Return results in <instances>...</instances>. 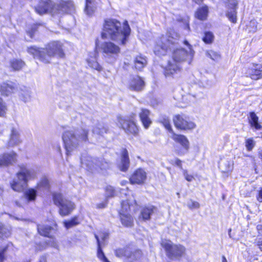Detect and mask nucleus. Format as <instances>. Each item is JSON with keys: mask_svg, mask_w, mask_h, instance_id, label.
<instances>
[{"mask_svg": "<svg viewBox=\"0 0 262 262\" xmlns=\"http://www.w3.org/2000/svg\"><path fill=\"white\" fill-rule=\"evenodd\" d=\"M178 39L179 36L176 33L168 32L157 40L155 47L154 52L158 56L165 55L168 50H173L172 60L168 61L165 69L164 75L166 77H179L182 70L181 63L186 61L190 64L193 57L191 46L187 40L184 41V44L188 47V50L175 49L178 43Z\"/></svg>", "mask_w": 262, "mask_h": 262, "instance_id": "f257e3e1", "label": "nucleus"}, {"mask_svg": "<svg viewBox=\"0 0 262 262\" xmlns=\"http://www.w3.org/2000/svg\"><path fill=\"white\" fill-rule=\"evenodd\" d=\"M130 29L127 24L121 27L120 22L116 19L106 20L104 25L102 37L110 38L122 45L126 44L130 34Z\"/></svg>", "mask_w": 262, "mask_h": 262, "instance_id": "f03ea898", "label": "nucleus"}, {"mask_svg": "<svg viewBox=\"0 0 262 262\" xmlns=\"http://www.w3.org/2000/svg\"><path fill=\"white\" fill-rule=\"evenodd\" d=\"M27 51L34 58L38 59L45 63H49L53 57H64L62 44L58 41L50 42L45 48L31 46L28 48Z\"/></svg>", "mask_w": 262, "mask_h": 262, "instance_id": "7ed1b4c3", "label": "nucleus"}, {"mask_svg": "<svg viewBox=\"0 0 262 262\" xmlns=\"http://www.w3.org/2000/svg\"><path fill=\"white\" fill-rule=\"evenodd\" d=\"M74 9L72 1L60 0L55 4L51 0H40L38 5L35 7V11L40 15L50 13L52 15L68 13Z\"/></svg>", "mask_w": 262, "mask_h": 262, "instance_id": "20e7f679", "label": "nucleus"}, {"mask_svg": "<svg viewBox=\"0 0 262 262\" xmlns=\"http://www.w3.org/2000/svg\"><path fill=\"white\" fill-rule=\"evenodd\" d=\"M88 133V130L82 128L65 131L62 135V140L67 154L69 155L76 149L81 141H87Z\"/></svg>", "mask_w": 262, "mask_h": 262, "instance_id": "39448f33", "label": "nucleus"}, {"mask_svg": "<svg viewBox=\"0 0 262 262\" xmlns=\"http://www.w3.org/2000/svg\"><path fill=\"white\" fill-rule=\"evenodd\" d=\"M35 176L36 173L34 170L22 166L20 171L17 173V179L14 180L11 183V187L14 191H21L27 186L28 181L35 178Z\"/></svg>", "mask_w": 262, "mask_h": 262, "instance_id": "423d86ee", "label": "nucleus"}, {"mask_svg": "<svg viewBox=\"0 0 262 262\" xmlns=\"http://www.w3.org/2000/svg\"><path fill=\"white\" fill-rule=\"evenodd\" d=\"M161 246L164 249L166 256L170 259H180L185 254L186 248L180 244H174L171 241L162 239Z\"/></svg>", "mask_w": 262, "mask_h": 262, "instance_id": "0eeeda50", "label": "nucleus"}, {"mask_svg": "<svg viewBox=\"0 0 262 262\" xmlns=\"http://www.w3.org/2000/svg\"><path fill=\"white\" fill-rule=\"evenodd\" d=\"M53 199L55 205L58 207L59 213L62 216L69 215L75 208V204L66 199L61 193H54Z\"/></svg>", "mask_w": 262, "mask_h": 262, "instance_id": "6e6552de", "label": "nucleus"}, {"mask_svg": "<svg viewBox=\"0 0 262 262\" xmlns=\"http://www.w3.org/2000/svg\"><path fill=\"white\" fill-rule=\"evenodd\" d=\"M100 50L105 59L109 62H115L120 53V47L111 41H105L101 43Z\"/></svg>", "mask_w": 262, "mask_h": 262, "instance_id": "1a4fd4ad", "label": "nucleus"}, {"mask_svg": "<svg viewBox=\"0 0 262 262\" xmlns=\"http://www.w3.org/2000/svg\"><path fill=\"white\" fill-rule=\"evenodd\" d=\"M133 118V117L132 118L119 117L118 118V121L120 126L126 134L136 136L138 135L139 130Z\"/></svg>", "mask_w": 262, "mask_h": 262, "instance_id": "9d476101", "label": "nucleus"}, {"mask_svg": "<svg viewBox=\"0 0 262 262\" xmlns=\"http://www.w3.org/2000/svg\"><path fill=\"white\" fill-rule=\"evenodd\" d=\"M81 163L82 164L85 165L91 170L97 169L98 168H100L101 169H106L109 167L108 163L102 158H92V157H88L85 160L81 158Z\"/></svg>", "mask_w": 262, "mask_h": 262, "instance_id": "9b49d317", "label": "nucleus"}, {"mask_svg": "<svg viewBox=\"0 0 262 262\" xmlns=\"http://www.w3.org/2000/svg\"><path fill=\"white\" fill-rule=\"evenodd\" d=\"M173 120L175 126L180 129H191L195 127V124L184 115H178L174 117Z\"/></svg>", "mask_w": 262, "mask_h": 262, "instance_id": "f8f14e48", "label": "nucleus"}, {"mask_svg": "<svg viewBox=\"0 0 262 262\" xmlns=\"http://www.w3.org/2000/svg\"><path fill=\"white\" fill-rule=\"evenodd\" d=\"M147 179V173L142 168L136 170L130 177L129 181L132 184H143Z\"/></svg>", "mask_w": 262, "mask_h": 262, "instance_id": "ddd939ff", "label": "nucleus"}, {"mask_svg": "<svg viewBox=\"0 0 262 262\" xmlns=\"http://www.w3.org/2000/svg\"><path fill=\"white\" fill-rule=\"evenodd\" d=\"M16 161V155L13 152L9 154H5L2 156H0V167L7 166L10 164H12ZM3 192L1 188H0V193Z\"/></svg>", "mask_w": 262, "mask_h": 262, "instance_id": "4468645a", "label": "nucleus"}, {"mask_svg": "<svg viewBox=\"0 0 262 262\" xmlns=\"http://www.w3.org/2000/svg\"><path fill=\"white\" fill-rule=\"evenodd\" d=\"M144 82L143 80L138 76H134L130 80L129 83V88L133 91H140L144 87Z\"/></svg>", "mask_w": 262, "mask_h": 262, "instance_id": "2eb2a0df", "label": "nucleus"}, {"mask_svg": "<svg viewBox=\"0 0 262 262\" xmlns=\"http://www.w3.org/2000/svg\"><path fill=\"white\" fill-rule=\"evenodd\" d=\"M150 111L146 108H141L139 113V116L141 121L145 128L149 127L151 123V120L149 118Z\"/></svg>", "mask_w": 262, "mask_h": 262, "instance_id": "dca6fc26", "label": "nucleus"}, {"mask_svg": "<svg viewBox=\"0 0 262 262\" xmlns=\"http://www.w3.org/2000/svg\"><path fill=\"white\" fill-rule=\"evenodd\" d=\"M16 88L15 84L12 82L3 83L1 86V92L3 95L9 96L13 93Z\"/></svg>", "mask_w": 262, "mask_h": 262, "instance_id": "f3484780", "label": "nucleus"}, {"mask_svg": "<svg viewBox=\"0 0 262 262\" xmlns=\"http://www.w3.org/2000/svg\"><path fill=\"white\" fill-rule=\"evenodd\" d=\"M171 138L174 141L180 143L186 151L188 150L189 142L185 136L178 135L173 133Z\"/></svg>", "mask_w": 262, "mask_h": 262, "instance_id": "a211bd4d", "label": "nucleus"}, {"mask_svg": "<svg viewBox=\"0 0 262 262\" xmlns=\"http://www.w3.org/2000/svg\"><path fill=\"white\" fill-rule=\"evenodd\" d=\"M247 74L254 80H258L262 78V67L256 66L248 69Z\"/></svg>", "mask_w": 262, "mask_h": 262, "instance_id": "6ab92c4d", "label": "nucleus"}, {"mask_svg": "<svg viewBox=\"0 0 262 262\" xmlns=\"http://www.w3.org/2000/svg\"><path fill=\"white\" fill-rule=\"evenodd\" d=\"M20 142L19 134L15 128H12L11 132L10 139L8 141L9 146H14L18 145Z\"/></svg>", "mask_w": 262, "mask_h": 262, "instance_id": "aec40b11", "label": "nucleus"}, {"mask_svg": "<svg viewBox=\"0 0 262 262\" xmlns=\"http://www.w3.org/2000/svg\"><path fill=\"white\" fill-rule=\"evenodd\" d=\"M134 63L135 68L140 71L146 66L147 61L145 56L139 55L135 58Z\"/></svg>", "mask_w": 262, "mask_h": 262, "instance_id": "412c9836", "label": "nucleus"}, {"mask_svg": "<svg viewBox=\"0 0 262 262\" xmlns=\"http://www.w3.org/2000/svg\"><path fill=\"white\" fill-rule=\"evenodd\" d=\"M93 133L97 135L103 136L104 134H107L109 131L108 126L103 123H97L93 129Z\"/></svg>", "mask_w": 262, "mask_h": 262, "instance_id": "4be33fe9", "label": "nucleus"}, {"mask_svg": "<svg viewBox=\"0 0 262 262\" xmlns=\"http://www.w3.org/2000/svg\"><path fill=\"white\" fill-rule=\"evenodd\" d=\"M237 3L235 1H232L230 3L231 9L227 13V16L229 19L233 23H235L237 20L236 6Z\"/></svg>", "mask_w": 262, "mask_h": 262, "instance_id": "5701e85b", "label": "nucleus"}, {"mask_svg": "<svg viewBox=\"0 0 262 262\" xmlns=\"http://www.w3.org/2000/svg\"><path fill=\"white\" fill-rule=\"evenodd\" d=\"M129 166V160L128 156L127 151L126 149L124 150L122 154V159L121 165L119 168L123 171H126Z\"/></svg>", "mask_w": 262, "mask_h": 262, "instance_id": "b1692460", "label": "nucleus"}, {"mask_svg": "<svg viewBox=\"0 0 262 262\" xmlns=\"http://www.w3.org/2000/svg\"><path fill=\"white\" fill-rule=\"evenodd\" d=\"M129 254L127 255L126 258L130 261V262H136L139 260L142 256V253L140 250H132L129 248Z\"/></svg>", "mask_w": 262, "mask_h": 262, "instance_id": "393cba45", "label": "nucleus"}, {"mask_svg": "<svg viewBox=\"0 0 262 262\" xmlns=\"http://www.w3.org/2000/svg\"><path fill=\"white\" fill-rule=\"evenodd\" d=\"M249 122L251 126L254 128L256 130H260L262 128V126L258 122V117L254 112L250 113Z\"/></svg>", "mask_w": 262, "mask_h": 262, "instance_id": "a878e982", "label": "nucleus"}, {"mask_svg": "<svg viewBox=\"0 0 262 262\" xmlns=\"http://www.w3.org/2000/svg\"><path fill=\"white\" fill-rule=\"evenodd\" d=\"M156 210V208L153 206L144 208L141 210L140 217L144 221L149 220L150 218V215L152 214Z\"/></svg>", "mask_w": 262, "mask_h": 262, "instance_id": "bb28decb", "label": "nucleus"}, {"mask_svg": "<svg viewBox=\"0 0 262 262\" xmlns=\"http://www.w3.org/2000/svg\"><path fill=\"white\" fill-rule=\"evenodd\" d=\"M120 219L122 224L126 227H131L133 225V218L127 213H120Z\"/></svg>", "mask_w": 262, "mask_h": 262, "instance_id": "cd10ccee", "label": "nucleus"}, {"mask_svg": "<svg viewBox=\"0 0 262 262\" xmlns=\"http://www.w3.org/2000/svg\"><path fill=\"white\" fill-rule=\"evenodd\" d=\"M37 230L41 235L50 237V234L53 230V228L48 225H37Z\"/></svg>", "mask_w": 262, "mask_h": 262, "instance_id": "c85d7f7f", "label": "nucleus"}, {"mask_svg": "<svg viewBox=\"0 0 262 262\" xmlns=\"http://www.w3.org/2000/svg\"><path fill=\"white\" fill-rule=\"evenodd\" d=\"M208 12V10L207 7L204 6L198 9L195 13V16L200 20H204L206 19Z\"/></svg>", "mask_w": 262, "mask_h": 262, "instance_id": "c756f323", "label": "nucleus"}, {"mask_svg": "<svg viewBox=\"0 0 262 262\" xmlns=\"http://www.w3.org/2000/svg\"><path fill=\"white\" fill-rule=\"evenodd\" d=\"M95 237L97 240L98 249H97V256L103 262H110L107 258L105 257L104 253L103 252L101 247L100 240L99 239L98 236L95 234Z\"/></svg>", "mask_w": 262, "mask_h": 262, "instance_id": "7c9ffc66", "label": "nucleus"}, {"mask_svg": "<svg viewBox=\"0 0 262 262\" xmlns=\"http://www.w3.org/2000/svg\"><path fill=\"white\" fill-rule=\"evenodd\" d=\"M11 242H7L0 246V262H3L6 259V254L8 249L12 247Z\"/></svg>", "mask_w": 262, "mask_h": 262, "instance_id": "2f4dec72", "label": "nucleus"}, {"mask_svg": "<svg viewBox=\"0 0 262 262\" xmlns=\"http://www.w3.org/2000/svg\"><path fill=\"white\" fill-rule=\"evenodd\" d=\"M233 165L232 161L225 160L219 164V168L223 172H228L232 169Z\"/></svg>", "mask_w": 262, "mask_h": 262, "instance_id": "473e14b6", "label": "nucleus"}, {"mask_svg": "<svg viewBox=\"0 0 262 262\" xmlns=\"http://www.w3.org/2000/svg\"><path fill=\"white\" fill-rule=\"evenodd\" d=\"M95 0H86L84 11L86 14L90 15L93 14L95 10Z\"/></svg>", "mask_w": 262, "mask_h": 262, "instance_id": "72a5a7b5", "label": "nucleus"}, {"mask_svg": "<svg viewBox=\"0 0 262 262\" xmlns=\"http://www.w3.org/2000/svg\"><path fill=\"white\" fill-rule=\"evenodd\" d=\"M20 97L24 102L29 101L31 98L30 90L27 88L24 87V89L21 90Z\"/></svg>", "mask_w": 262, "mask_h": 262, "instance_id": "f704fd0d", "label": "nucleus"}, {"mask_svg": "<svg viewBox=\"0 0 262 262\" xmlns=\"http://www.w3.org/2000/svg\"><path fill=\"white\" fill-rule=\"evenodd\" d=\"M10 64L14 70L18 71L25 66V62L21 59H16L12 60Z\"/></svg>", "mask_w": 262, "mask_h": 262, "instance_id": "c9c22d12", "label": "nucleus"}, {"mask_svg": "<svg viewBox=\"0 0 262 262\" xmlns=\"http://www.w3.org/2000/svg\"><path fill=\"white\" fill-rule=\"evenodd\" d=\"M129 248H119L115 251V255L118 257H126L129 253Z\"/></svg>", "mask_w": 262, "mask_h": 262, "instance_id": "e433bc0d", "label": "nucleus"}, {"mask_svg": "<svg viewBox=\"0 0 262 262\" xmlns=\"http://www.w3.org/2000/svg\"><path fill=\"white\" fill-rule=\"evenodd\" d=\"M79 223L80 222L77 216H74L71 220L63 222L64 227L67 229L71 228L78 225Z\"/></svg>", "mask_w": 262, "mask_h": 262, "instance_id": "4c0bfd02", "label": "nucleus"}, {"mask_svg": "<svg viewBox=\"0 0 262 262\" xmlns=\"http://www.w3.org/2000/svg\"><path fill=\"white\" fill-rule=\"evenodd\" d=\"M158 121L162 124L164 126L169 132H172L169 118L165 116H162L159 119Z\"/></svg>", "mask_w": 262, "mask_h": 262, "instance_id": "58836bf2", "label": "nucleus"}, {"mask_svg": "<svg viewBox=\"0 0 262 262\" xmlns=\"http://www.w3.org/2000/svg\"><path fill=\"white\" fill-rule=\"evenodd\" d=\"M24 195L28 201H34L36 196V191L33 189H29L25 191Z\"/></svg>", "mask_w": 262, "mask_h": 262, "instance_id": "ea45409f", "label": "nucleus"}, {"mask_svg": "<svg viewBox=\"0 0 262 262\" xmlns=\"http://www.w3.org/2000/svg\"><path fill=\"white\" fill-rule=\"evenodd\" d=\"M89 66L92 69H95L98 71H101L102 68L99 64L97 62L95 58L89 59L87 60Z\"/></svg>", "mask_w": 262, "mask_h": 262, "instance_id": "a19ab883", "label": "nucleus"}, {"mask_svg": "<svg viewBox=\"0 0 262 262\" xmlns=\"http://www.w3.org/2000/svg\"><path fill=\"white\" fill-rule=\"evenodd\" d=\"M11 234L10 229L6 227L0 223V237H8Z\"/></svg>", "mask_w": 262, "mask_h": 262, "instance_id": "79ce46f5", "label": "nucleus"}, {"mask_svg": "<svg viewBox=\"0 0 262 262\" xmlns=\"http://www.w3.org/2000/svg\"><path fill=\"white\" fill-rule=\"evenodd\" d=\"M255 145V142L253 138H248L245 140V146L248 151H251Z\"/></svg>", "mask_w": 262, "mask_h": 262, "instance_id": "37998d69", "label": "nucleus"}, {"mask_svg": "<svg viewBox=\"0 0 262 262\" xmlns=\"http://www.w3.org/2000/svg\"><path fill=\"white\" fill-rule=\"evenodd\" d=\"M44 248H42L41 250H43L46 248L47 246H50L54 247L55 248H58V244L55 241V240L52 238L49 240L46 241L45 243H43Z\"/></svg>", "mask_w": 262, "mask_h": 262, "instance_id": "c03bdc74", "label": "nucleus"}, {"mask_svg": "<svg viewBox=\"0 0 262 262\" xmlns=\"http://www.w3.org/2000/svg\"><path fill=\"white\" fill-rule=\"evenodd\" d=\"M214 39V36L212 33L210 32H206L205 33V36L203 38V40L206 43H211Z\"/></svg>", "mask_w": 262, "mask_h": 262, "instance_id": "a18cd8bd", "label": "nucleus"}, {"mask_svg": "<svg viewBox=\"0 0 262 262\" xmlns=\"http://www.w3.org/2000/svg\"><path fill=\"white\" fill-rule=\"evenodd\" d=\"M206 54L213 60H217L220 58V55L216 52L212 50L207 51Z\"/></svg>", "mask_w": 262, "mask_h": 262, "instance_id": "49530a36", "label": "nucleus"}, {"mask_svg": "<svg viewBox=\"0 0 262 262\" xmlns=\"http://www.w3.org/2000/svg\"><path fill=\"white\" fill-rule=\"evenodd\" d=\"M187 206L190 209H198L200 205L199 202L190 200L187 203Z\"/></svg>", "mask_w": 262, "mask_h": 262, "instance_id": "de8ad7c7", "label": "nucleus"}, {"mask_svg": "<svg viewBox=\"0 0 262 262\" xmlns=\"http://www.w3.org/2000/svg\"><path fill=\"white\" fill-rule=\"evenodd\" d=\"M257 22L254 20L250 21L248 27L249 31L251 32H255L257 30Z\"/></svg>", "mask_w": 262, "mask_h": 262, "instance_id": "09e8293b", "label": "nucleus"}, {"mask_svg": "<svg viewBox=\"0 0 262 262\" xmlns=\"http://www.w3.org/2000/svg\"><path fill=\"white\" fill-rule=\"evenodd\" d=\"M106 191V197L110 198L114 196L115 193V190L113 187L111 186H107L105 188Z\"/></svg>", "mask_w": 262, "mask_h": 262, "instance_id": "8fccbe9b", "label": "nucleus"}, {"mask_svg": "<svg viewBox=\"0 0 262 262\" xmlns=\"http://www.w3.org/2000/svg\"><path fill=\"white\" fill-rule=\"evenodd\" d=\"M97 235L98 236L99 239H100L99 237H100L102 240L101 242L100 241L101 246L102 245H105L104 242H105V239H106L108 238V233H107L106 232H100V233H99V235Z\"/></svg>", "mask_w": 262, "mask_h": 262, "instance_id": "3c124183", "label": "nucleus"}, {"mask_svg": "<svg viewBox=\"0 0 262 262\" xmlns=\"http://www.w3.org/2000/svg\"><path fill=\"white\" fill-rule=\"evenodd\" d=\"M183 175L185 177V179L188 182H191L194 179L193 176L191 174H189L186 170L183 169Z\"/></svg>", "mask_w": 262, "mask_h": 262, "instance_id": "603ef678", "label": "nucleus"}, {"mask_svg": "<svg viewBox=\"0 0 262 262\" xmlns=\"http://www.w3.org/2000/svg\"><path fill=\"white\" fill-rule=\"evenodd\" d=\"M6 110L5 104L4 103L3 100L0 98V116H3Z\"/></svg>", "mask_w": 262, "mask_h": 262, "instance_id": "864d4df0", "label": "nucleus"}, {"mask_svg": "<svg viewBox=\"0 0 262 262\" xmlns=\"http://www.w3.org/2000/svg\"><path fill=\"white\" fill-rule=\"evenodd\" d=\"M121 205L122 208V212H123L124 210L127 211V210L129 209V204L128 200L122 201Z\"/></svg>", "mask_w": 262, "mask_h": 262, "instance_id": "5fc2aeb1", "label": "nucleus"}, {"mask_svg": "<svg viewBox=\"0 0 262 262\" xmlns=\"http://www.w3.org/2000/svg\"><path fill=\"white\" fill-rule=\"evenodd\" d=\"M256 245L259 249L262 251V236H258L255 242Z\"/></svg>", "mask_w": 262, "mask_h": 262, "instance_id": "6e6d98bb", "label": "nucleus"}, {"mask_svg": "<svg viewBox=\"0 0 262 262\" xmlns=\"http://www.w3.org/2000/svg\"><path fill=\"white\" fill-rule=\"evenodd\" d=\"M171 163L172 164H175L176 165L178 166L180 169L183 170L182 161L180 160L179 159L176 158L174 160V161H171Z\"/></svg>", "mask_w": 262, "mask_h": 262, "instance_id": "4d7b16f0", "label": "nucleus"}, {"mask_svg": "<svg viewBox=\"0 0 262 262\" xmlns=\"http://www.w3.org/2000/svg\"><path fill=\"white\" fill-rule=\"evenodd\" d=\"M107 204V202L106 201H105V202H103L101 203H99V204H97L96 206H97V208L102 209V208H104L106 207Z\"/></svg>", "mask_w": 262, "mask_h": 262, "instance_id": "13d9d810", "label": "nucleus"}, {"mask_svg": "<svg viewBox=\"0 0 262 262\" xmlns=\"http://www.w3.org/2000/svg\"><path fill=\"white\" fill-rule=\"evenodd\" d=\"M257 199L259 202H262V189L259 191Z\"/></svg>", "mask_w": 262, "mask_h": 262, "instance_id": "bf43d9fd", "label": "nucleus"}, {"mask_svg": "<svg viewBox=\"0 0 262 262\" xmlns=\"http://www.w3.org/2000/svg\"><path fill=\"white\" fill-rule=\"evenodd\" d=\"M41 184L45 187H47L49 185V181L47 179H44L41 181Z\"/></svg>", "mask_w": 262, "mask_h": 262, "instance_id": "052dcab7", "label": "nucleus"}, {"mask_svg": "<svg viewBox=\"0 0 262 262\" xmlns=\"http://www.w3.org/2000/svg\"><path fill=\"white\" fill-rule=\"evenodd\" d=\"M39 262H47L46 256L43 255L40 256Z\"/></svg>", "mask_w": 262, "mask_h": 262, "instance_id": "680f3d73", "label": "nucleus"}, {"mask_svg": "<svg viewBox=\"0 0 262 262\" xmlns=\"http://www.w3.org/2000/svg\"><path fill=\"white\" fill-rule=\"evenodd\" d=\"M261 226L258 225L257 226V230L259 231V234H262V230H261Z\"/></svg>", "mask_w": 262, "mask_h": 262, "instance_id": "e2e57ef3", "label": "nucleus"}, {"mask_svg": "<svg viewBox=\"0 0 262 262\" xmlns=\"http://www.w3.org/2000/svg\"><path fill=\"white\" fill-rule=\"evenodd\" d=\"M222 262H227V260L225 256H222Z\"/></svg>", "mask_w": 262, "mask_h": 262, "instance_id": "0e129e2a", "label": "nucleus"}, {"mask_svg": "<svg viewBox=\"0 0 262 262\" xmlns=\"http://www.w3.org/2000/svg\"><path fill=\"white\" fill-rule=\"evenodd\" d=\"M193 1H194L197 4H199V3H201L202 2H203V0H193Z\"/></svg>", "mask_w": 262, "mask_h": 262, "instance_id": "69168bd1", "label": "nucleus"}, {"mask_svg": "<svg viewBox=\"0 0 262 262\" xmlns=\"http://www.w3.org/2000/svg\"><path fill=\"white\" fill-rule=\"evenodd\" d=\"M186 27L187 28V29H189V27L188 25L186 26Z\"/></svg>", "mask_w": 262, "mask_h": 262, "instance_id": "338daca9", "label": "nucleus"}, {"mask_svg": "<svg viewBox=\"0 0 262 262\" xmlns=\"http://www.w3.org/2000/svg\"><path fill=\"white\" fill-rule=\"evenodd\" d=\"M184 153H179V155H184Z\"/></svg>", "mask_w": 262, "mask_h": 262, "instance_id": "774afa93", "label": "nucleus"}]
</instances>
